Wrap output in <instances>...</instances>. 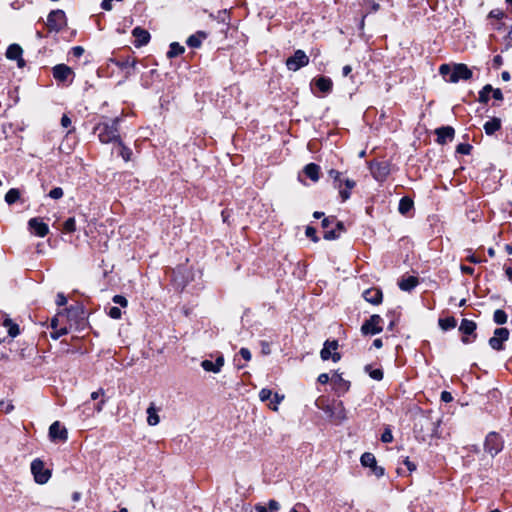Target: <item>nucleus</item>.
I'll use <instances>...</instances> for the list:
<instances>
[{
	"label": "nucleus",
	"instance_id": "nucleus-1",
	"mask_svg": "<svg viewBox=\"0 0 512 512\" xmlns=\"http://www.w3.org/2000/svg\"><path fill=\"white\" fill-rule=\"evenodd\" d=\"M439 73L450 83H457L460 80H469L473 75L472 70L463 63L454 64L453 67L449 64H442L439 67Z\"/></svg>",
	"mask_w": 512,
	"mask_h": 512
},
{
	"label": "nucleus",
	"instance_id": "nucleus-2",
	"mask_svg": "<svg viewBox=\"0 0 512 512\" xmlns=\"http://www.w3.org/2000/svg\"><path fill=\"white\" fill-rule=\"evenodd\" d=\"M119 122L120 118L116 117L111 122H102L96 125L94 130L101 143H117L121 139L118 130Z\"/></svg>",
	"mask_w": 512,
	"mask_h": 512
},
{
	"label": "nucleus",
	"instance_id": "nucleus-3",
	"mask_svg": "<svg viewBox=\"0 0 512 512\" xmlns=\"http://www.w3.org/2000/svg\"><path fill=\"white\" fill-rule=\"evenodd\" d=\"M46 25L49 31L59 32L67 25V19L63 10H53L48 14Z\"/></svg>",
	"mask_w": 512,
	"mask_h": 512
},
{
	"label": "nucleus",
	"instance_id": "nucleus-4",
	"mask_svg": "<svg viewBox=\"0 0 512 512\" xmlns=\"http://www.w3.org/2000/svg\"><path fill=\"white\" fill-rule=\"evenodd\" d=\"M31 472L34 480L38 484H45L51 477V472L45 468L44 463L40 459H35L31 463Z\"/></svg>",
	"mask_w": 512,
	"mask_h": 512
},
{
	"label": "nucleus",
	"instance_id": "nucleus-5",
	"mask_svg": "<svg viewBox=\"0 0 512 512\" xmlns=\"http://www.w3.org/2000/svg\"><path fill=\"white\" fill-rule=\"evenodd\" d=\"M383 319L380 315L374 314L370 316L361 326V332L364 335H375L383 330Z\"/></svg>",
	"mask_w": 512,
	"mask_h": 512
},
{
	"label": "nucleus",
	"instance_id": "nucleus-6",
	"mask_svg": "<svg viewBox=\"0 0 512 512\" xmlns=\"http://www.w3.org/2000/svg\"><path fill=\"white\" fill-rule=\"evenodd\" d=\"M309 63V57L303 50H296L293 56L287 58L286 67L290 71H297L302 67L307 66Z\"/></svg>",
	"mask_w": 512,
	"mask_h": 512
},
{
	"label": "nucleus",
	"instance_id": "nucleus-7",
	"mask_svg": "<svg viewBox=\"0 0 512 512\" xmlns=\"http://www.w3.org/2000/svg\"><path fill=\"white\" fill-rule=\"evenodd\" d=\"M338 342L336 340L329 341L327 340L324 343V346L320 352V357L323 361L329 360L330 358L333 362H338L341 358L340 354L337 352Z\"/></svg>",
	"mask_w": 512,
	"mask_h": 512
},
{
	"label": "nucleus",
	"instance_id": "nucleus-8",
	"mask_svg": "<svg viewBox=\"0 0 512 512\" xmlns=\"http://www.w3.org/2000/svg\"><path fill=\"white\" fill-rule=\"evenodd\" d=\"M503 448V442L500 438V436L495 433L491 432L487 435L485 440V450L492 456L499 453Z\"/></svg>",
	"mask_w": 512,
	"mask_h": 512
},
{
	"label": "nucleus",
	"instance_id": "nucleus-9",
	"mask_svg": "<svg viewBox=\"0 0 512 512\" xmlns=\"http://www.w3.org/2000/svg\"><path fill=\"white\" fill-rule=\"evenodd\" d=\"M509 338V331L506 328H497L494 336L490 338L489 345L492 349L500 351L503 349L502 343Z\"/></svg>",
	"mask_w": 512,
	"mask_h": 512
},
{
	"label": "nucleus",
	"instance_id": "nucleus-10",
	"mask_svg": "<svg viewBox=\"0 0 512 512\" xmlns=\"http://www.w3.org/2000/svg\"><path fill=\"white\" fill-rule=\"evenodd\" d=\"M28 228L34 235L38 237H45L49 233L48 225L40 218H31L28 221Z\"/></svg>",
	"mask_w": 512,
	"mask_h": 512
},
{
	"label": "nucleus",
	"instance_id": "nucleus-11",
	"mask_svg": "<svg viewBox=\"0 0 512 512\" xmlns=\"http://www.w3.org/2000/svg\"><path fill=\"white\" fill-rule=\"evenodd\" d=\"M360 461L364 467L371 468L377 476H382L384 474V469L377 466L376 458L372 453L365 452L362 454Z\"/></svg>",
	"mask_w": 512,
	"mask_h": 512
},
{
	"label": "nucleus",
	"instance_id": "nucleus-12",
	"mask_svg": "<svg viewBox=\"0 0 512 512\" xmlns=\"http://www.w3.org/2000/svg\"><path fill=\"white\" fill-rule=\"evenodd\" d=\"M49 436L52 440L66 441L68 438V432L67 429L61 426L58 421H55L49 428Z\"/></svg>",
	"mask_w": 512,
	"mask_h": 512
},
{
	"label": "nucleus",
	"instance_id": "nucleus-13",
	"mask_svg": "<svg viewBox=\"0 0 512 512\" xmlns=\"http://www.w3.org/2000/svg\"><path fill=\"white\" fill-rule=\"evenodd\" d=\"M22 53L23 50L18 44H11L6 51V57L10 60H16L18 67L22 68L25 65Z\"/></svg>",
	"mask_w": 512,
	"mask_h": 512
},
{
	"label": "nucleus",
	"instance_id": "nucleus-14",
	"mask_svg": "<svg viewBox=\"0 0 512 512\" xmlns=\"http://www.w3.org/2000/svg\"><path fill=\"white\" fill-rule=\"evenodd\" d=\"M476 323L472 320L468 319H462L459 330L462 332L465 336L462 338L463 343L467 344L470 343V339L467 337L474 333L476 330Z\"/></svg>",
	"mask_w": 512,
	"mask_h": 512
},
{
	"label": "nucleus",
	"instance_id": "nucleus-15",
	"mask_svg": "<svg viewBox=\"0 0 512 512\" xmlns=\"http://www.w3.org/2000/svg\"><path fill=\"white\" fill-rule=\"evenodd\" d=\"M224 365V357L219 356L215 362L211 360H203L201 367L207 372L219 373Z\"/></svg>",
	"mask_w": 512,
	"mask_h": 512
},
{
	"label": "nucleus",
	"instance_id": "nucleus-16",
	"mask_svg": "<svg viewBox=\"0 0 512 512\" xmlns=\"http://www.w3.org/2000/svg\"><path fill=\"white\" fill-rule=\"evenodd\" d=\"M72 74V69L65 64H58L53 68V77L58 81H66Z\"/></svg>",
	"mask_w": 512,
	"mask_h": 512
},
{
	"label": "nucleus",
	"instance_id": "nucleus-17",
	"mask_svg": "<svg viewBox=\"0 0 512 512\" xmlns=\"http://www.w3.org/2000/svg\"><path fill=\"white\" fill-rule=\"evenodd\" d=\"M132 35L135 37V46L136 47L144 46L150 40L149 32L140 27H135L132 31Z\"/></svg>",
	"mask_w": 512,
	"mask_h": 512
},
{
	"label": "nucleus",
	"instance_id": "nucleus-18",
	"mask_svg": "<svg viewBox=\"0 0 512 512\" xmlns=\"http://www.w3.org/2000/svg\"><path fill=\"white\" fill-rule=\"evenodd\" d=\"M436 134L438 143L444 144L454 138L455 131L451 126H444L436 129Z\"/></svg>",
	"mask_w": 512,
	"mask_h": 512
},
{
	"label": "nucleus",
	"instance_id": "nucleus-19",
	"mask_svg": "<svg viewBox=\"0 0 512 512\" xmlns=\"http://www.w3.org/2000/svg\"><path fill=\"white\" fill-rule=\"evenodd\" d=\"M363 297L367 302L377 305L382 301V291L377 288L367 289L363 292Z\"/></svg>",
	"mask_w": 512,
	"mask_h": 512
},
{
	"label": "nucleus",
	"instance_id": "nucleus-20",
	"mask_svg": "<svg viewBox=\"0 0 512 512\" xmlns=\"http://www.w3.org/2000/svg\"><path fill=\"white\" fill-rule=\"evenodd\" d=\"M314 85L319 91L324 94L330 93L333 87V82L329 77L321 76L313 80Z\"/></svg>",
	"mask_w": 512,
	"mask_h": 512
},
{
	"label": "nucleus",
	"instance_id": "nucleus-21",
	"mask_svg": "<svg viewBox=\"0 0 512 512\" xmlns=\"http://www.w3.org/2000/svg\"><path fill=\"white\" fill-rule=\"evenodd\" d=\"M254 508L256 512H278L280 510V503L274 499H271L269 500L267 506L258 503Z\"/></svg>",
	"mask_w": 512,
	"mask_h": 512
},
{
	"label": "nucleus",
	"instance_id": "nucleus-22",
	"mask_svg": "<svg viewBox=\"0 0 512 512\" xmlns=\"http://www.w3.org/2000/svg\"><path fill=\"white\" fill-rule=\"evenodd\" d=\"M484 131L487 135H493L496 131L500 130L501 128V119L494 117L487 122H485Z\"/></svg>",
	"mask_w": 512,
	"mask_h": 512
},
{
	"label": "nucleus",
	"instance_id": "nucleus-23",
	"mask_svg": "<svg viewBox=\"0 0 512 512\" xmlns=\"http://www.w3.org/2000/svg\"><path fill=\"white\" fill-rule=\"evenodd\" d=\"M319 172L320 167L315 163H309L304 167L305 175L314 182L319 180Z\"/></svg>",
	"mask_w": 512,
	"mask_h": 512
},
{
	"label": "nucleus",
	"instance_id": "nucleus-24",
	"mask_svg": "<svg viewBox=\"0 0 512 512\" xmlns=\"http://www.w3.org/2000/svg\"><path fill=\"white\" fill-rule=\"evenodd\" d=\"M418 284V279L414 276H409L407 278H403L399 282V287L403 291H411L414 289Z\"/></svg>",
	"mask_w": 512,
	"mask_h": 512
},
{
	"label": "nucleus",
	"instance_id": "nucleus-25",
	"mask_svg": "<svg viewBox=\"0 0 512 512\" xmlns=\"http://www.w3.org/2000/svg\"><path fill=\"white\" fill-rule=\"evenodd\" d=\"M147 423L150 425V426H155L159 423L160 421V418H159V415L157 414V411L154 407V404L151 403V405L148 407L147 409Z\"/></svg>",
	"mask_w": 512,
	"mask_h": 512
},
{
	"label": "nucleus",
	"instance_id": "nucleus-26",
	"mask_svg": "<svg viewBox=\"0 0 512 512\" xmlns=\"http://www.w3.org/2000/svg\"><path fill=\"white\" fill-rule=\"evenodd\" d=\"M334 411L331 412V416L335 417L336 419L343 421L346 419V411L344 409L343 403L338 402L333 405Z\"/></svg>",
	"mask_w": 512,
	"mask_h": 512
},
{
	"label": "nucleus",
	"instance_id": "nucleus-27",
	"mask_svg": "<svg viewBox=\"0 0 512 512\" xmlns=\"http://www.w3.org/2000/svg\"><path fill=\"white\" fill-rule=\"evenodd\" d=\"M184 47L177 42L170 44L169 51L167 52L168 58H174L181 55L184 52Z\"/></svg>",
	"mask_w": 512,
	"mask_h": 512
},
{
	"label": "nucleus",
	"instance_id": "nucleus-28",
	"mask_svg": "<svg viewBox=\"0 0 512 512\" xmlns=\"http://www.w3.org/2000/svg\"><path fill=\"white\" fill-rule=\"evenodd\" d=\"M205 33L199 32L198 34L191 35L187 39V45L192 48H198L201 45L202 39L205 38Z\"/></svg>",
	"mask_w": 512,
	"mask_h": 512
},
{
	"label": "nucleus",
	"instance_id": "nucleus-29",
	"mask_svg": "<svg viewBox=\"0 0 512 512\" xmlns=\"http://www.w3.org/2000/svg\"><path fill=\"white\" fill-rule=\"evenodd\" d=\"M118 146H119V154L120 156L123 158L124 161H130L131 160V157H132V150L130 148H128L123 142L122 140L120 139L118 142H117Z\"/></svg>",
	"mask_w": 512,
	"mask_h": 512
},
{
	"label": "nucleus",
	"instance_id": "nucleus-30",
	"mask_svg": "<svg viewBox=\"0 0 512 512\" xmlns=\"http://www.w3.org/2000/svg\"><path fill=\"white\" fill-rule=\"evenodd\" d=\"M19 198H20V191L16 188H11L5 194V202L8 205L14 204L17 200H19Z\"/></svg>",
	"mask_w": 512,
	"mask_h": 512
},
{
	"label": "nucleus",
	"instance_id": "nucleus-31",
	"mask_svg": "<svg viewBox=\"0 0 512 512\" xmlns=\"http://www.w3.org/2000/svg\"><path fill=\"white\" fill-rule=\"evenodd\" d=\"M413 207V201L409 197H403L401 198L399 202L398 210L401 214H406L408 211H410Z\"/></svg>",
	"mask_w": 512,
	"mask_h": 512
},
{
	"label": "nucleus",
	"instance_id": "nucleus-32",
	"mask_svg": "<svg viewBox=\"0 0 512 512\" xmlns=\"http://www.w3.org/2000/svg\"><path fill=\"white\" fill-rule=\"evenodd\" d=\"M456 325H457V322L454 317H447V318L439 319V326L444 331L453 329L456 327Z\"/></svg>",
	"mask_w": 512,
	"mask_h": 512
},
{
	"label": "nucleus",
	"instance_id": "nucleus-33",
	"mask_svg": "<svg viewBox=\"0 0 512 512\" xmlns=\"http://www.w3.org/2000/svg\"><path fill=\"white\" fill-rule=\"evenodd\" d=\"M493 320L496 324H499V325L505 324L507 322L506 312L502 309H497L494 312Z\"/></svg>",
	"mask_w": 512,
	"mask_h": 512
},
{
	"label": "nucleus",
	"instance_id": "nucleus-34",
	"mask_svg": "<svg viewBox=\"0 0 512 512\" xmlns=\"http://www.w3.org/2000/svg\"><path fill=\"white\" fill-rule=\"evenodd\" d=\"M492 91L491 85H485L483 89L479 92V101L482 103H487L490 98V93Z\"/></svg>",
	"mask_w": 512,
	"mask_h": 512
},
{
	"label": "nucleus",
	"instance_id": "nucleus-35",
	"mask_svg": "<svg viewBox=\"0 0 512 512\" xmlns=\"http://www.w3.org/2000/svg\"><path fill=\"white\" fill-rule=\"evenodd\" d=\"M365 371H367L369 376L374 380L380 381L383 378V371L381 369H371V366L367 365Z\"/></svg>",
	"mask_w": 512,
	"mask_h": 512
},
{
	"label": "nucleus",
	"instance_id": "nucleus-36",
	"mask_svg": "<svg viewBox=\"0 0 512 512\" xmlns=\"http://www.w3.org/2000/svg\"><path fill=\"white\" fill-rule=\"evenodd\" d=\"M332 381L335 384H338L339 388L342 389L344 392L349 389V382L345 381L339 374H335L332 377Z\"/></svg>",
	"mask_w": 512,
	"mask_h": 512
},
{
	"label": "nucleus",
	"instance_id": "nucleus-37",
	"mask_svg": "<svg viewBox=\"0 0 512 512\" xmlns=\"http://www.w3.org/2000/svg\"><path fill=\"white\" fill-rule=\"evenodd\" d=\"M63 229L65 232L72 233L76 230V222L73 217L68 218L64 224Z\"/></svg>",
	"mask_w": 512,
	"mask_h": 512
},
{
	"label": "nucleus",
	"instance_id": "nucleus-38",
	"mask_svg": "<svg viewBox=\"0 0 512 512\" xmlns=\"http://www.w3.org/2000/svg\"><path fill=\"white\" fill-rule=\"evenodd\" d=\"M340 236V233L337 232V230L335 228L333 229H328V230H325L324 231V239L325 240H335L337 239L338 237Z\"/></svg>",
	"mask_w": 512,
	"mask_h": 512
},
{
	"label": "nucleus",
	"instance_id": "nucleus-39",
	"mask_svg": "<svg viewBox=\"0 0 512 512\" xmlns=\"http://www.w3.org/2000/svg\"><path fill=\"white\" fill-rule=\"evenodd\" d=\"M472 146L470 144L461 143L457 146L456 151L463 155L470 154Z\"/></svg>",
	"mask_w": 512,
	"mask_h": 512
},
{
	"label": "nucleus",
	"instance_id": "nucleus-40",
	"mask_svg": "<svg viewBox=\"0 0 512 512\" xmlns=\"http://www.w3.org/2000/svg\"><path fill=\"white\" fill-rule=\"evenodd\" d=\"M284 399L283 395H279L278 393L274 394V398L270 404V408L274 411L278 410V405L281 403V401Z\"/></svg>",
	"mask_w": 512,
	"mask_h": 512
},
{
	"label": "nucleus",
	"instance_id": "nucleus-41",
	"mask_svg": "<svg viewBox=\"0 0 512 512\" xmlns=\"http://www.w3.org/2000/svg\"><path fill=\"white\" fill-rule=\"evenodd\" d=\"M329 176L334 180L335 187H337L339 183H342L341 173L339 171L331 169L329 171Z\"/></svg>",
	"mask_w": 512,
	"mask_h": 512
},
{
	"label": "nucleus",
	"instance_id": "nucleus-42",
	"mask_svg": "<svg viewBox=\"0 0 512 512\" xmlns=\"http://www.w3.org/2000/svg\"><path fill=\"white\" fill-rule=\"evenodd\" d=\"M339 190L340 197L342 201H346L350 197V191L347 188H342V183H339L336 187Z\"/></svg>",
	"mask_w": 512,
	"mask_h": 512
},
{
	"label": "nucleus",
	"instance_id": "nucleus-43",
	"mask_svg": "<svg viewBox=\"0 0 512 512\" xmlns=\"http://www.w3.org/2000/svg\"><path fill=\"white\" fill-rule=\"evenodd\" d=\"M305 234L308 238H311L312 241L318 242L319 238L316 236V229L312 226H307L305 230Z\"/></svg>",
	"mask_w": 512,
	"mask_h": 512
},
{
	"label": "nucleus",
	"instance_id": "nucleus-44",
	"mask_svg": "<svg viewBox=\"0 0 512 512\" xmlns=\"http://www.w3.org/2000/svg\"><path fill=\"white\" fill-rule=\"evenodd\" d=\"M63 189L60 187H55L49 192V197L52 199H60L63 196Z\"/></svg>",
	"mask_w": 512,
	"mask_h": 512
},
{
	"label": "nucleus",
	"instance_id": "nucleus-45",
	"mask_svg": "<svg viewBox=\"0 0 512 512\" xmlns=\"http://www.w3.org/2000/svg\"><path fill=\"white\" fill-rule=\"evenodd\" d=\"M272 396V391L268 388H263L259 392V398L262 402L267 401Z\"/></svg>",
	"mask_w": 512,
	"mask_h": 512
},
{
	"label": "nucleus",
	"instance_id": "nucleus-46",
	"mask_svg": "<svg viewBox=\"0 0 512 512\" xmlns=\"http://www.w3.org/2000/svg\"><path fill=\"white\" fill-rule=\"evenodd\" d=\"M108 315L113 319H120L122 312L120 308L113 306L109 309Z\"/></svg>",
	"mask_w": 512,
	"mask_h": 512
},
{
	"label": "nucleus",
	"instance_id": "nucleus-47",
	"mask_svg": "<svg viewBox=\"0 0 512 512\" xmlns=\"http://www.w3.org/2000/svg\"><path fill=\"white\" fill-rule=\"evenodd\" d=\"M210 17L212 19L218 20L220 22H226V20L228 18L226 10L218 11L217 16H214L213 14H210Z\"/></svg>",
	"mask_w": 512,
	"mask_h": 512
},
{
	"label": "nucleus",
	"instance_id": "nucleus-48",
	"mask_svg": "<svg viewBox=\"0 0 512 512\" xmlns=\"http://www.w3.org/2000/svg\"><path fill=\"white\" fill-rule=\"evenodd\" d=\"M381 440L384 443H390L393 441V435L390 429H385L381 435Z\"/></svg>",
	"mask_w": 512,
	"mask_h": 512
},
{
	"label": "nucleus",
	"instance_id": "nucleus-49",
	"mask_svg": "<svg viewBox=\"0 0 512 512\" xmlns=\"http://www.w3.org/2000/svg\"><path fill=\"white\" fill-rule=\"evenodd\" d=\"M373 175L376 179H380V177H385L387 175V168L378 166L377 170H373Z\"/></svg>",
	"mask_w": 512,
	"mask_h": 512
},
{
	"label": "nucleus",
	"instance_id": "nucleus-50",
	"mask_svg": "<svg viewBox=\"0 0 512 512\" xmlns=\"http://www.w3.org/2000/svg\"><path fill=\"white\" fill-rule=\"evenodd\" d=\"M112 300L115 304H118L122 307H126L128 304L127 299L122 295H115Z\"/></svg>",
	"mask_w": 512,
	"mask_h": 512
},
{
	"label": "nucleus",
	"instance_id": "nucleus-51",
	"mask_svg": "<svg viewBox=\"0 0 512 512\" xmlns=\"http://www.w3.org/2000/svg\"><path fill=\"white\" fill-rule=\"evenodd\" d=\"M67 333H68V331H67V329H66L65 327L60 328V329H57V328H56V329H54V331L51 333V337H52L53 339H58L59 337H61L62 335H65V334H67Z\"/></svg>",
	"mask_w": 512,
	"mask_h": 512
},
{
	"label": "nucleus",
	"instance_id": "nucleus-52",
	"mask_svg": "<svg viewBox=\"0 0 512 512\" xmlns=\"http://www.w3.org/2000/svg\"><path fill=\"white\" fill-rule=\"evenodd\" d=\"M239 354L243 357V359H245L246 361H250L251 360V352L248 348H241L240 351H239Z\"/></svg>",
	"mask_w": 512,
	"mask_h": 512
},
{
	"label": "nucleus",
	"instance_id": "nucleus-53",
	"mask_svg": "<svg viewBox=\"0 0 512 512\" xmlns=\"http://www.w3.org/2000/svg\"><path fill=\"white\" fill-rule=\"evenodd\" d=\"M71 53H72L73 56L79 58V57H81L83 55L84 48L81 47V46H75V47L72 48Z\"/></svg>",
	"mask_w": 512,
	"mask_h": 512
},
{
	"label": "nucleus",
	"instance_id": "nucleus-54",
	"mask_svg": "<svg viewBox=\"0 0 512 512\" xmlns=\"http://www.w3.org/2000/svg\"><path fill=\"white\" fill-rule=\"evenodd\" d=\"M67 303V298L63 293H58L56 297V304L58 306H63Z\"/></svg>",
	"mask_w": 512,
	"mask_h": 512
},
{
	"label": "nucleus",
	"instance_id": "nucleus-55",
	"mask_svg": "<svg viewBox=\"0 0 512 512\" xmlns=\"http://www.w3.org/2000/svg\"><path fill=\"white\" fill-rule=\"evenodd\" d=\"M503 16H504V13L499 9H494V10L490 11V13H489V17H491V18L501 19V18H503Z\"/></svg>",
	"mask_w": 512,
	"mask_h": 512
},
{
	"label": "nucleus",
	"instance_id": "nucleus-56",
	"mask_svg": "<svg viewBox=\"0 0 512 512\" xmlns=\"http://www.w3.org/2000/svg\"><path fill=\"white\" fill-rule=\"evenodd\" d=\"M342 184H344L345 188H347L348 190H352L356 185L354 180L348 179V178L345 180H342Z\"/></svg>",
	"mask_w": 512,
	"mask_h": 512
},
{
	"label": "nucleus",
	"instance_id": "nucleus-57",
	"mask_svg": "<svg viewBox=\"0 0 512 512\" xmlns=\"http://www.w3.org/2000/svg\"><path fill=\"white\" fill-rule=\"evenodd\" d=\"M8 333L12 337H16L19 334V327L16 324L10 326Z\"/></svg>",
	"mask_w": 512,
	"mask_h": 512
},
{
	"label": "nucleus",
	"instance_id": "nucleus-58",
	"mask_svg": "<svg viewBox=\"0 0 512 512\" xmlns=\"http://www.w3.org/2000/svg\"><path fill=\"white\" fill-rule=\"evenodd\" d=\"M441 400H442V401H444V402H446V403H448V402H451V401L453 400V397H452V395H451V393H450V392H448V391H443V392L441 393Z\"/></svg>",
	"mask_w": 512,
	"mask_h": 512
},
{
	"label": "nucleus",
	"instance_id": "nucleus-59",
	"mask_svg": "<svg viewBox=\"0 0 512 512\" xmlns=\"http://www.w3.org/2000/svg\"><path fill=\"white\" fill-rule=\"evenodd\" d=\"M335 222V219L334 218H324L322 220V227L325 229V230H328L329 226L331 224H333Z\"/></svg>",
	"mask_w": 512,
	"mask_h": 512
},
{
	"label": "nucleus",
	"instance_id": "nucleus-60",
	"mask_svg": "<svg viewBox=\"0 0 512 512\" xmlns=\"http://www.w3.org/2000/svg\"><path fill=\"white\" fill-rule=\"evenodd\" d=\"M491 92L493 93L492 96H493L494 99L499 100V101L503 100V94H502V91L500 89H498V88L497 89H493L492 88Z\"/></svg>",
	"mask_w": 512,
	"mask_h": 512
},
{
	"label": "nucleus",
	"instance_id": "nucleus-61",
	"mask_svg": "<svg viewBox=\"0 0 512 512\" xmlns=\"http://www.w3.org/2000/svg\"><path fill=\"white\" fill-rule=\"evenodd\" d=\"M61 125L67 128L71 125V119L67 115H63L61 118Z\"/></svg>",
	"mask_w": 512,
	"mask_h": 512
},
{
	"label": "nucleus",
	"instance_id": "nucleus-62",
	"mask_svg": "<svg viewBox=\"0 0 512 512\" xmlns=\"http://www.w3.org/2000/svg\"><path fill=\"white\" fill-rule=\"evenodd\" d=\"M329 375L327 373H322L318 376V382L321 384H326L329 381Z\"/></svg>",
	"mask_w": 512,
	"mask_h": 512
},
{
	"label": "nucleus",
	"instance_id": "nucleus-63",
	"mask_svg": "<svg viewBox=\"0 0 512 512\" xmlns=\"http://www.w3.org/2000/svg\"><path fill=\"white\" fill-rule=\"evenodd\" d=\"M404 464L406 465L409 471L412 472L416 470V465L413 462H411L408 457L405 458Z\"/></svg>",
	"mask_w": 512,
	"mask_h": 512
},
{
	"label": "nucleus",
	"instance_id": "nucleus-64",
	"mask_svg": "<svg viewBox=\"0 0 512 512\" xmlns=\"http://www.w3.org/2000/svg\"><path fill=\"white\" fill-rule=\"evenodd\" d=\"M493 64L495 67H500L503 64V58L500 55H496L493 58Z\"/></svg>",
	"mask_w": 512,
	"mask_h": 512
}]
</instances>
